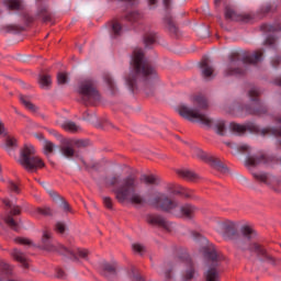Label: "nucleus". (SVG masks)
Segmentation results:
<instances>
[{
	"mask_svg": "<svg viewBox=\"0 0 281 281\" xmlns=\"http://www.w3.org/2000/svg\"><path fill=\"white\" fill-rule=\"evenodd\" d=\"M60 153L67 159H72V157H76V149H74V145H72L71 140L66 139L63 143V145L60 146Z\"/></svg>",
	"mask_w": 281,
	"mask_h": 281,
	"instance_id": "412c9836",
	"label": "nucleus"
},
{
	"mask_svg": "<svg viewBox=\"0 0 281 281\" xmlns=\"http://www.w3.org/2000/svg\"><path fill=\"white\" fill-rule=\"evenodd\" d=\"M49 195L52 196V199L56 200L58 199V193L54 192V191H50L49 192Z\"/></svg>",
	"mask_w": 281,
	"mask_h": 281,
	"instance_id": "338daca9",
	"label": "nucleus"
},
{
	"mask_svg": "<svg viewBox=\"0 0 281 281\" xmlns=\"http://www.w3.org/2000/svg\"><path fill=\"white\" fill-rule=\"evenodd\" d=\"M103 203L108 210H113V200H111V198L109 196L103 198Z\"/></svg>",
	"mask_w": 281,
	"mask_h": 281,
	"instance_id": "603ef678",
	"label": "nucleus"
},
{
	"mask_svg": "<svg viewBox=\"0 0 281 281\" xmlns=\"http://www.w3.org/2000/svg\"><path fill=\"white\" fill-rule=\"evenodd\" d=\"M146 222L149 225L161 227L162 229H166V232H172V225L166 218L161 217V215H147Z\"/></svg>",
	"mask_w": 281,
	"mask_h": 281,
	"instance_id": "f3484780",
	"label": "nucleus"
},
{
	"mask_svg": "<svg viewBox=\"0 0 281 281\" xmlns=\"http://www.w3.org/2000/svg\"><path fill=\"white\" fill-rule=\"evenodd\" d=\"M191 102L198 108H189L188 105H180L178 108V113L184 120L189 122H199L203 124V126H207V128H212L214 126V121L207 116V114L201 111H207L210 109V103L207 99L202 94H196L191 97Z\"/></svg>",
	"mask_w": 281,
	"mask_h": 281,
	"instance_id": "7ed1b4c3",
	"label": "nucleus"
},
{
	"mask_svg": "<svg viewBox=\"0 0 281 281\" xmlns=\"http://www.w3.org/2000/svg\"><path fill=\"white\" fill-rule=\"evenodd\" d=\"M56 149V145L48 139H44L43 142V153L46 157H52L54 155V150Z\"/></svg>",
	"mask_w": 281,
	"mask_h": 281,
	"instance_id": "cd10ccee",
	"label": "nucleus"
},
{
	"mask_svg": "<svg viewBox=\"0 0 281 281\" xmlns=\"http://www.w3.org/2000/svg\"><path fill=\"white\" fill-rule=\"evenodd\" d=\"M132 248H133V251H135L136 254H139L140 256L143 254H146V247L142 244H133Z\"/></svg>",
	"mask_w": 281,
	"mask_h": 281,
	"instance_id": "de8ad7c7",
	"label": "nucleus"
},
{
	"mask_svg": "<svg viewBox=\"0 0 281 281\" xmlns=\"http://www.w3.org/2000/svg\"><path fill=\"white\" fill-rule=\"evenodd\" d=\"M0 135H8V130H5V124L0 121Z\"/></svg>",
	"mask_w": 281,
	"mask_h": 281,
	"instance_id": "13d9d810",
	"label": "nucleus"
},
{
	"mask_svg": "<svg viewBox=\"0 0 281 281\" xmlns=\"http://www.w3.org/2000/svg\"><path fill=\"white\" fill-rule=\"evenodd\" d=\"M274 85H277L278 87H281V77L274 80Z\"/></svg>",
	"mask_w": 281,
	"mask_h": 281,
	"instance_id": "774afa93",
	"label": "nucleus"
},
{
	"mask_svg": "<svg viewBox=\"0 0 281 281\" xmlns=\"http://www.w3.org/2000/svg\"><path fill=\"white\" fill-rule=\"evenodd\" d=\"M20 101L22 102L23 106L27 109V111H31V113H37L38 112V106L34 105L32 101H30V98L25 95H20Z\"/></svg>",
	"mask_w": 281,
	"mask_h": 281,
	"instance_id": "c85d7f7f",
	"label": "nucleus"
},
{
	"mask_svg": "<svg viewBox=\"0 0 281 281\" xmlns=\"http://www.w3.org/2000/svg\"><path fill=\"white\" fill-rule=\"evenodd\" d=\"M279 127H267L261 131V135H274V137H281V116L276 120Z\"/></svg>",
	"mask_w": 281,
	"mask_h": 281,
	"instance_id": "5701e85b",
	"label": "nucleus"
},
{
	"mask_svg": "<svg viewBox=\"0 0 281 281\" xmlns=\"http://www.w3.org/2000/svg\"><path fill=\"white\" fill-rule=\"evenodd\" d=\"M217 135H225V122L218 121L215 125Z\"/></svg>",
	"mask_w": 281,
	"mask_h": 281,
	"instance_id": "09e8293b",
	"label": "nucleus"
},
{
	"mask_svg": "<svg viewBox=\"0 0 281 281\" xmlns=\"http://www.w3.org/2000/svg\"><path fill=\"white\" fill-rule=\"evenodd\" d=\"M19 164L27 172H36L41 168H45L43 158L36 155V149L32 145H24L20 151Z\"/></svg>",
	"mask_w": 281,
	"mask_h": 281,
	"instance_id": "423d86ee",
	"label": "nucleus"
},
{
	"mask_svg": "<svg viewBox=\"0 0 281 281\" xmlns=\"http://www.w3.org/2000/svg\"><path fill=\"white\" fill-rule=\"evenodd\" d=\"M69 251L67 255L61 254V256H70V258H72V260L75 262H80L81 260H89V255L91 254V251H89V249L87 248H77L76 250H71L69 249Z\"/></svg>",
	"mask_w": 281,
	"mask_h": 281,
	"instance_id": "aec40b11",
	"label": "nucleus"
},
{
	"mask_svg": "<svg viewBox=\"0 0 281 281\" xmlns=\"http://www.w3.org/2000/svg\"><path fill=\"white\" fill-rule=\"evenodd\" d=\"M262 60V50H256L252 55H241L240 53H232L229 55V67L225 70V76H243L245 70L233 68L234 63H244L245 65H256Z\"/></svg>",
	"mask_w": 281,
	"mask_h": 281,
	"instance_id": "0eeeda50",
	"label": "nucleus"
},
{
	"mask_svg": "<svg viewBox=\"0 0 281 281\" xmlns=\"http://www.w3.org/2000/svg\"><path fill=\"white\" fill-rule=\"evenodd\" d=\"M1 267V272H0V281L5 280V277H3V273H5V276H10L12 273V267L5 262H1L0 265Z\"/></svg>",
	"mask_w": 281,
	"mask_h": 281,
	"instance_id": "e433bc0d",
	"label": "nucleus"
},
{
	"mask_svg": "<svg viewBox=\"0 0 281 281\" xmlns=\"http://www.w3.org/2000/svg\"><path fill=\"white\" fill-rule=\"evenodd\" d=\"M55 229H56V232H58V234H65V229H67V227L61 222H58L55 225Z\"/></svg>",
	"mask_w": 281,
	"mask_h": 281,
	"instance_id": "864d4df0",
	"label": "nucleus"
},
{
	"mask_svg": "<svg viewBox=\"0 0 281 281\" xmlns=\"http://www.w3.org/2000/svg\"><path fill=\"white\" fill-rule=\"evenodd\" d=\"M120 176H113L108 183L110 186H119L114 190L115 199L119 203H125L127 201L135 207H142L146 203V199L139 192V180L135 176H128L120 181Z\"/></svg>",
	"mask_w": 281,
	"mask_h": 281,
	"instance_id": "f03ea898",
	"label": "nucleus"
},
{
	"mask_svg": "<svg viewBox=\"0 0 281 281\" xmlns=\"http://www.w3.org/2000/svg\"><path fill=\"white\" fill-rule=\"evenodd\" d=\"M237 150L239 153H249L250 148H249V145H240Z\"/></svg>",
	"mask_w": 281,
	"mask_h": 281,
	"instance_id": "6e6d98bb",
	"label": "nucleus"
},
{
	"mask_svg": "<svg viewBox=\"0 0 281 281\" xmlns=\"http://www.w3.org/2000/svg\"><path fill=\"white\" fill-rule=\"evenodd\" d=\"M200 67L202 70V76L203 78H212L214 74V67L210 65V59L209 58H203L200 61Z\"/></svg>",
	"mask_w": 281,
	"mask_h": 281,
	"instance_id": "4be33fe9",
	"label": "nucleus"
},
{
	"mask_svg": "<svg viewBox=\"0 0 281 281\" xmlns=\"http://www.w3.org/2000/svg\"><path fill=\"white\" fill-rule=\"evenodd\" d=\"M61 128H64V131H67L68 133H80L82 131L80 125H77L74 121H66L61 125Z\"/></svg>",
	"mask_w": 281,
	"mask_h": 281,
	"instance_id": "bb28decb",
	"label": "nucleus"
},
{
	"mask_svg": "<svg viewBox=\"0 0 281 281\" xmlns=\"http://www.w3.org/2000/svg\"><path fill=\"white\" fill-rule=\"evenodd\" d=\"M78 93L81 95V100L86 105H95L100 100H102L100 90H98V83L93 79H86L81 81Z\"/></svg>",
	"mask_w": 281,
	"mask_h": 281,
	"instance_id": "6e6552de",
	"label": "nucleus"
},
{
	"mask_svg": "<svg viewBox=\"0 0 281 281\" xmlns=\"http://www.w3.org/2000/svg\"><path fill=\"white\" fill-rule=\"evenodd\" d=\"M57 278L65 280L67 278V274L65 273V270L58 269L57 270Z\"/></svg>",
	"mask_w": 281,
	"mask_h": 281,
	"instance_id": "4d7b16f0",
	"label": "nucleus"
},
{
	"mask_svg": "<svg viewBox=\"0 0 281 281\" xmlns=\"http://www.w3.org/2000/svg\"><path fill=\"white\" fill-rule=\"evenodd\" d=\"M184 262L187 269L184 270L182 274L183 281H192L194 280V276H196V270L194 269V263H192V259L190 257L186 256L182 260Z\"/></svg>",
	"mask_w": 281,
	"mask_h": 281,
	"instance_id": "6ab92c4d",
	"label": "nucleus"
},
{
	"mask_svg": "<svg viewBox=\"0 0 281 281\" xmlns=\"http://www.w3.org/2000/svg\"><path fill=\"white\" fill-rule=\"evenodd\" d=\"M8 189L14 194H21V188H19V184H16L14 181H9Z\"/></svg>",
	"mask_w": 281,
	"mask_h": 281,
	"instance_id": "a18cd8bd",
	"label": "nucleus"
},
{
	"mask_svg": "<svg viewBox=\"0 0 281 281\" xmlns=\"http://www.w3.org/2000/svg\"><path fill=\"white\" fill-rule=\"evenodd\" d=\"M276 44V37L268 36L266 40V45H274Z\"/></svg>",
	"mask_w": 281,
	"mask_h": 281,
	"instance_id": "bf43d9fd",
	"label": "nucleus"
},
{
	"mask_svg": "<svg viewBox=\"0 0 281 281\" xmlns=\"http://www.w3.org/2000/svg\"><path fill=\"white\" fill-rule=\"evenodd\" d=\"M3 5L12 11L21 10V8H23L21 0H3Z\"/></svg>",
	"mask_w": 281,
	"mask_h": 281,
	"instance_id": "7c9ffc66",
	"label": "nucleus"
},
{
	"mask_svg": "<svg viewBox=\"0 0 281 281\" xmlns=\"http://www.w3.org/2000/svg\"><path fill=\"white\" fill-rule=\"evenodd\" d=\"M38 16H41L44 23L52 21V13H49V10L47 9V7H42L38 10Z\"/></svg>",
	"mask_w": 281,
	"mask_h": 281,
	"instance_id": "72a5a7b5",
	"label": "nucleus"
},
{
	"mask_svg": "<svg viewBox=\"0 0 281 281\" xmlns=\"http://www.w3.org/2000/svg\"><path fill=\"white\" fill-rule=\"evenodd\" d=\"M165 190L167 192H169V194H173V196L183 194V187H181L175 182L167 183L165 187Z\"/></svg>",
	"mask_w": 281,
	"mask_h": 281,
	"instance_id": "a878e982",
	"label": "nucleus"
},
{
	"mask_svg": "<svg viewBox=\"0 0 281 281\" xmlns=\"http://www.w3.org/2000/svg\"><path fill=\"white\" fill-rule=\"evenodd\" d=\"M231 130L233 133H239V135H243V133L247 131V127L237 123H231Z\"/></svg>",
	"mask_w": 281,
	"mask_h": 281,
	"instance_id": "79ce46f5",
	"label": "nucleus"
},
{
	"mask_svg": "<svg viewBox=\"0 0 281 281\" xmlns=\"http://www.w3.org/2000/svg\"><path fill=\"white\" fill-rule=\"evenodd\" d=\"M68 80H69V77L67 76L66 72H58L57 74L58 85H67Z\"/></svg>",
	"mask_w": 281,
	"mask_h": 281,
	"instance_id": "49530a36",
	"label": "nucleus"
},
{
	"mask_svg": "<svg viewBox=\"0 0 281 281\" xmlns=\"http://www.w3.org/2000/svg\"><path fill=\"white\" fill-rule=\"evenodd\" d=\"M126 19L130 21V23H137L139 19H142V14L137 11H133L126 15Z\"/></svg>",
	"mask_w": 281,
	"mask_h": 281,
	"instance_id": "37998d69",
	"label": "nucleus"
},
{
	"mask_svg": "<svg viewBox=\"0 0 281 281\" xmlns=\"http://www.w3.org/2000/svg\"><path fill=\"white\" fill-rule=\"evenodd\" d=\"M120 266H117V262H103L100 266V273L103 276V278H106L109 281H119L120 280Z\"/></svg>",
	"mask_w": 281,
	"mask_h": 281,
	"instance_id": "9b49d317",
	"label": "nucleus"
},
{
	"mask_svg": "<svg viewBox=\"0 0 281 281\" xmlns=\"http://www.w3.org/2000/svg\"><path fill=\"white\" fill-rule=\"evenodd\" d=\"M248 250H250L252 254H257V256H259L260 258H263V260H266V262H269V265H272V267L280 265V259H277L276 257L269 255V252H267V248L258 243H251L248 246Z\"/></svg>",
	"mask_w": 281,
	"mask_h": 281,
	"instance_id": "f8f14e48",
	"label": "nucleus"
},
{
	"mask_svg": "<svg viewBox=\"0 0 281 281\" xmlns=\"http://www.w3.org/2000/svg\"><path fill=\"white\" fill-rule=\"evenodd\" d=\"M143 41H144L145 47H150V45H155L157 41V35H155V33L153 32L146 33L143 37Z\"/></svg>",
	"mask_w": 281,
	"mask_h": 281,
	"instance_id": "2f4dec72",
	"label": "nucleus"
},
{
	"mask_svg": "<svg viewBox=\"0 0 281 281\" xmlns=\"http://www.w3.org/2000/svg\"><path fill=\"white\" fill-rule=\"evenodd\" d=\"M112 34L113 36H120L122 34V24L120 22L112 23Z\"/></svg>",
	"mask_w": 281,
	"mask_h": 281,
	"instance_id": "c03bdc74",
	"label": "nucleus"
},
{
	"mask_svg": "<svg viewBox=\"0 0 281 281\" xmlns=\"http://www.w3.org/2000/svg\"><path fill=\"white\" fill-rule=\"evenodd\" d=\"M262 12H265L266 14L271 12V4H267L266 7H263Z\"/></svg>",
	"mask_w": 281,
	"mask_h": 281,
	"instance_id": "0e129e2a",
	"label": "nucleus"
},
{
	"mask_svg": "<svg viewBox=\"0 0 281 281\" xmlns=\"http://www.w3.org/2000/svg\"><path fill=\"white\" fill-rule=\"evenodd\" d=\"M176 175L180 179H183V181H189L190 183H196L198 181H201V176L194 170L188 168L177 169Z\"/></svg>",
	"mask_w": 281,
	"mask_h": 281,
	"instance_id": "a211bd4d",
	"label": "nucleus"
},
{
	"mask_svg": "<svg viewBox=\"0 0 281 281\" xmlns=\"http://www.w3.org/2000/svg\"><path fill=\"white\" fill-rule=\"evenodd\" d=\"M145 183H148L149 186H159L161 183V178L158 176H145L144 177Z\"/></svg>",
	"mask_w": 281,
	"mask_h": 281,
	"instance_id": "4c0bfd02",
	"label": "nucleus"
},
{
	"mask_svg": "<svg viewBox=\"0 0 281 281\" xmlns=\"http://www.w3.org/2000/svg\"><path fill=\"white\" fill-rule=\"evenodd\" d=\"M63 210H64V212H72L71 206L69 205V203L67 201H64Z\"/></svg>",
	"mask_w": 281,
	"mask_h": 281,
	"instance_id": "052dcab7",
	"label": "nucleus"
},
{
	"mask_svg": "<svg viewBox=\"0 0 281 281\" xmlns=\"http://www.w3.org/2000/svg\"><path fill=\"white\" fill-rule=\"evenodd\" d=\"M198 157H199V159H207V156L202 150L198 151Z\"/></svg>",
	"mask_w": 281,
	"mask_h": 281,
	"instance_id": "e2e57ef3",
	"label": "nucleus"
},
{
	"mask_svg": "<svg viewBox=\"0 0 281 281\" xmlns=\"http://www.w3.org/2000/svg\"><path fill=\"white\" fill-rule=\"evenodd\" d=\"M261 30L262 32H281V24H277V25L262 24Z\"/></svg>",
	"mask_w": 281,
	"mask_h": 281,
	"instance_id": "a19ab883",
	"label": "nucleus"
},
{
	"mask_svg": "<svg viewBox=\"0 0 281 281\" xmlns=\"http://www.w3.org/2000/svg\"><path fill=\"white\" fill-rule=\"evenodd\" d=\"M151 205L161 210L162 212H168L169 214H175V216H179L180 218H186L187 221H192L198 210L196 206L192 204H184L180 206L179 212H175L177 207H179V202L175 199H171L166 193H158L151 200Z\"/></svg>",
	"mask_w": 281,
	"mask_h": 281,
	"instance_id": "20e7f679",
	"label": "nucleus"
},
{
	"mask_svg": "<svg viewBox=\"0 0 281 281\" xmlns=\"http://www.w3.org/2000/svg\"><path fill=\"white\" fill-rule=\"evenodd\" d=\"M11 256L12 258H14V260H16L18 262H21L24 269H27L29 265H27V258L25 257V254H23L19 249H13L11 252Z\"/></svg>",
	"mask_w": 281,
	"mask_h": 281,
	"instance_id": "393cba45",
	"label": "nucleus"
},
{
	"mask_svg": "<svg viewBox=\"0 0 281 281\" xmlns=\"http://www.w3.org/2000/svg\"><path fill=\"white\" fill-rule=\"evenodd\" d=\"M240 232H241V236H244V238H246L247 240H254V238L258 236V233H256V229H254V227H251L250 225H244L240 228Z\"/></svg>",
	"mask_w": 281,
	"mask_h": 281,
	"instance_id": "b1692460",
	"label": "nucleus"
},
{
	"mask_svg": "<svg viewBox=\"0 0 281 281\" xmlns=\"http://www.w3.org/2000/svg\"><path fill=\"white\" fill-rule=\"evenodd\" d=\"M15 243H18L19 245H32V241L30 239L21 237L15 238Z\"/></svg>",
	"mask_w": 281,
	"mask_h": 281,
	"instance_id": "5fc2aeb1",
	"label": "nucleus"
},
{
	"mask_svg": "<svg viewBox=\"0 0 281 281\" xmlns=\"http://www.w3.org/2000/svg\"><path fill=\"white\" fill-rule=\"evenodd\" d=\"M165 23L171 34H175V36L179 34V29L177 27V24H175V22L172 21V18H166Z\"/></svg>",
	"mask_w": 281,
	"mask_h": 281,
	"instance_id": "473e14b6",
	"label": "nucleus"
},
{
	"mask_svg": "<svg viewBox=\"0 0 281 281\" xmlns=\"http://www.w3.org/2000/svg\"><path fill=\"white\" fill-rule=\"evenodd\" d=\"M41 249L49 254H60L61 256L63 254H72L69 248L63 246V244L54 241L49 231L43 232Z\"/></svg>",
	"mask_w": 281,
	"mask_h": 281,
	"instance_id": "1a4fd4ad",
	"label": "nucleus"
},
{
	"mask_svg": "<svg viewBox=\"0 0 281 281\" xmlns=\"http://www.w3.org/2000/svg\"><path fill=\"white\" fill-rule=\"evenodd\" d=\"M254 179L256 181H259L260 183H269V175L268 173H258V172H252Z\"/></svg>",
	"mask_w": 281,
	"mask_h": 281,
	"instance_id": "ea45409f",
	"label": "nucleus"
},
{
	"mask_svg": "<svg viewBox=\"0 0 281 281\" xmlns=\"http://www.w3.org/2000/svg\"><path fill=\"white\" fill-rule=\"evenodd\" d=\"M72 146H76L77 148H85L87 146H89V140H82V139H78V140H71Z\"/></svg>",
	"mask_w": 281,
	"mask_h": 281,
	"instance_id": "8fccbe9b",
	"label": "nucleus"
},
{
	"mask_svg": "<svg viewBox=\"0 0 281 281\" xmlns=\"http://www.w3.org/2000/svg\"><path fill=\"white\" fill-rule=\"evenodd\" d=\"M209 161L215 170H218L220 172H227V167L221 161V159L211 157Z\"/></svg>",
	"mask_w": 281,
	"mask_h": 281,
	"instance_id": "c756f323",
	"label": "nucleus"
},
{
	"mask_svg": "<svg viewBox=\"0 0 281 281\" xmlns=\"http://www.w3.org/2000/svg\"><path fill=\"white\" fill-rule=\"evenodd\" d=\"M165 281H172V274L170 270L165 271Z\"/></svg>",
	"mask_w": 281,
	"mask_h": 281,
	"instance_id": "680f3d73",
	"label": "nucleus"
},
{
	"mask_svg": "<svg viewBox=\"0 0 281 281\" xmlns=\"http://www.w3.org/2000/svg\"><path fill=\"white\" fill-rule=\"evenodd\" d=\"M33 214H41V216H54V211L49 206L37 207Z\"/></svg>",
	"mask_w": 281,
	"mask_h": 281,
	"instance_id": "c9c22d12",
	"label": "nucleus"
},
{
	"mask_svg": "<svg viewBox=\"0 0 281 281\" xmlns=\"http://www.w3.org/2000/svg\"><path fill=\"white\" fill-rule=\"evenodd\" d=\"M5 146H8V148L16 147V138H14L12 136L7 137Z\"/></svg>",
	"mask_w": 281,
	"mask_h": 281,
	"instance_id": "3c124183",
	"label": "nucleus"
},
{
	"mask_svg": "<svg viewBox=\"0 0 281 281\" xmlns=\"http://www.w3.org/2000/svg\"><path fill=\"white\" fill-rule=\"evenodd\" d=\"M130 65L133 71L125 77L130 91L137 93L139 89H143L146 95H153L155 82L159 80V76L155 66L144 59V50L142 48H134Z\"/></svg>",
	"mask_w": 281,
	"mask_h": 281,
	"instance_id": "f257e3e1",
	"label": "nucleus"
},
{
	"mask_svg": "<svg viewBox=\"0 0 281 281\" xmlns=\"http://www.w3.org/2000/svg\"><path fill=\"white\" fill-rule=\"evenodd\" d=\"M262 92L258 88H251L248 91V97L250 98L251 102H256V105L254 109L247 108L246 111L249 113V115H265L267 113V106L258 100Z\"/></svg>",
	"mask_w": 281,
	"mask_h": 281,
	"instance_id": "9d476101",
	"label": "nucleus"
},
{
	"mask_svg": "<svg viewBox=\"0 0 281 281\" xmlns=\"http://www.w3.org/2000/svg\"><path fill=\"white\" fill-rule=\"evenodd\" d=\"M273 63V67H278V65H276V63H281V58L280 57H276L272 59Z\"/></svg>",
	"mask_w": 281,
	"mask_h": 281,
	"instance_id": "69168bd1",
	"label": "nucleus"
},
{
	"mask_svg": "<svg viewBox=\"0 0 281 281\" xmlns=\"http://www.w3.org/2000/svg\"><path fill=\"white\" fill-rule=\"evenodd\" d=\"M38 82L43 89L49 87L52 85V77L49 75H41Z\"/></svg>",
	"mask_w": 281,
	"mask_h": 281,
	"instance_id": "58836bf2",
	"label": "nucleus"
},
{
	"mask_svg": "<svg viewBox=\"0 0 281 281\" xmlns=\"http://www.w3.org/2000/svg\"><path fill=\"white\" fill-rule=\"evenodd\" d=\"M193 238H202L204 240L205 246L202 248V254L206 260L213 262L214 267H211L204 273L205 281H221V272H218V262L221 260V254L216 250V246L214 244H210L205 237H202L200 233L192 232Z\"/></svg>",
	"mask_w": 281,
	"mask_h": 281,
	"instance_id": "39448f33",
	"label": "nucleus"
},
{
	"mask_svg": "<svg viewBox=\"0 0 281 281\" xmlns=\"http://www.w3.org/2000/svg\"><path fill=\"white\" fill-rule=\"evenodd\" d=\"M2 203L7 207H11L10 214H8L3 217L4 223L8 225V227L13 229L14 232H19V223H16V221H14V217H12V216H19L21 214V206H19V205L12 206V204L10 203V200H8V199H4L2 201Z\"/></svg>",
	"mask_w": 281,
	"mask_h": 281,
	"instance_id": "ddd939ff",
	"label": "nucleus"
},
{
	"mask_svg": "<svg viewBox=\"0 0 281 281\" xmlns=\"http://www.w3.org/2000/svg\"><path fill=\"white\" fill-rule=\"evenodd\" d=\"M269 161H271V157L265 154L254 155L246 158L245 166L248 170H251V168H256V166H260V164H269Z\"/></svg>",
	"mask_w": 281,
	"mask_h": 281,
	"instance_id": "dca6fc26",
	"label": "nucleus"
},
{
	"mask_svg": "<svg viewBox=\"0 0 281 281\" xmlns=\"http://www.w3.org/2000/svg\"><path fill=\"white\" fill-rule=\"evenodd\" d=\"M223 238L225 240H234L238 238V224L234 221L225 220L221 223Z\"/></svg>",
	"mask_w": 281,
	"mask_h": 281,
	"instance_id": "4468645a",
	"label": "nucleus"
},
{
	"mask_svg": "<svg viewBox=\"0 0 281 281\" xmlns=\"http://www.w3.org/2000/svg\"><path fill=\"white\" fill-rule=\"evenodd\" d=\"M224 16L226 21H240L241 23H249L251 20V15L240 14L231 7L225 8Z\"/></svg>",
	"mask_w": 281,
	"mask_h": 281,
	"instance_id": "2eb2a0df",
	"label": "nucleus"
},
{
	"mask_svg": "<svg viewBox=\"0 0 281 281\" xmlns=\"http://www.w3.org/2000/svg\"><path fill=\"white\" fill-rule=\"evenodd\" d=\"M104 82L108 85L112 95H115V93H117V87H115V82L113 81V78L110 75H105Z\"/></svg>",
	"mask_w": 281,
	"mask_h": 281,
	"instance_id": "f704fd0d",
	"label": "nucleus"
}]
</instances>
